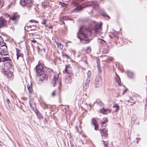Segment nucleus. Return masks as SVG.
Returning a JSON list of instances; mask_svg holds the SVG:
<instances>
[{
  "label": "nucleus",
  "mask_w": 147,
  "mask_h": 147,
  "mask_svg": "<svg viewBox=\"0 0 147 147\" xmlns=\"http://www.w3.org/2000/svg\"><path fill=\"white\" fill-rule=\"evenodd\" d=\"M27 3L26 4V6L30 7L32 5V0H27L26 1Z\"/></svg>",
  "instance_id": "nucleus-24"
},
{
  "label": "nucleus",
  "mask_w": 147,
  "mask_h": 147,
  "mask_svg": "<svg viewBox=\"0 0 147 147\" xmlns=\"http://www.w3.org/2000/svg\"><path fill=\"white\" fill-rule=\"evenodd\" d=\"M127 76L129 78H132L134 76V74L132 72L130 71H127Z\"/></svg>",
  "instance_id": "nucleus-21"
},
{
  "label": "nucleus",
  "mask_w": 147,
  "mask_h": 147,
  "mask_svg": "<svg viewBox=\"0 0 147 147\" xmlns=\"http://www.w3.org/2000/svg\"><path fill=\"white\" fill-rule=\"evenodd\" d=\"M98 71L99 72V73L101 72V70L100 69V68H99V69H98Z\"/></svg>",
  "instance_id": "nucleus-52"
},
{
  "label": "nucleus",
  "mask_w": 147,
  "mask_h": 147,
  "mask_svg": "<svg viewBox=\"0 0 147 147\" xmlns=\"http://www.w3.org/2000/svg\"><path fill=\"white\" fill-rule=\"evenodd\" d=\"M127 91V90L126 89L125 90H124L123 91L122 94L123 95L124 94L125 92Z\"/></svg>",
  "instance_id": "nucleus-51"
},
{
  "label": "nucleus",
  "mask_w": 147,
  "mask_h": 147,
  "mask_svg": "<svg viewBox=\"0 0 147 147\" xmlns=\"http://www.w3.org/2000/svg\"><path fill=\"white\" fill-rule=\"evenodd\" d=\"M36 111H35V112L37 115L38 118L39 119H40L41 118H43V117L40 113L37 110H36Z\"/></svg>",
  "instance_id": "nucleus-22"
},
{
  "label": "nucleus",
  "mask_w": 147,
  "mask_h": 147,
  "mask_svg": "<svg viewBox=\"0 0 147 147\" xmlns=\"http://www.w3.org/2000/svg\"><path fill=\"white\" fill-rule=\"evenodd\" d=\"M63 20H70L69 17L68 16H66L63 17Z\"/></svg>",
  "instance_id": "nucleus-37"
},
{
  "label": "nucleus",
  "mask_w": 147,
  "mask_h": 147,
  "mask_svg": "<svg viewBox=\"0 0 147 147\" xmlns=\"http://www.w3.org/2000/svg\"><path fill=\"white\" fill-rule=\"evenodd\" d=\"M43 67L41 64H39L36 67V71L38 73H40L43 71Z\"/></svg>",
  "instance_id": "nucleus-9"
},
{
  "label": "nucleus",
  "mask_w": 147,
  "mask_h": 147,
  "mask_svg": "<svg viewBox=\"0 0 147 147\" xmlns=\"http://www.w3.org/2000/svg\"><path fill=\"white\" fill-rule=\"evenodd\" d=\"M48 108V106H47V105H46V107H45V108Z\"/></svg>",
  "instance_id": "nucleus-56"
},
{
  "label": "nucleus",
  "mask_w": 147,
  "mask_h": 147,
  "mask_svg": "<svg viewBox=\"0 0 147 147\" xmlns=\"http://www.w3.org/2000/svg\"><path fill=\"white\" fill-rule=\"evenodd\" d=\"M103 52L106 54L108 52V51L107 49H105L103 51Z\"/></svg>",
  "instance_id": "nucleus-46"
},
{
  "label": "nucleus",
  "mask_w": 147,
  "mask_h": 147,
  "mask_svg": "<svg viewBox=\"0 0 147 147\" xmlns=\"http://www.w3.org/2000/svg\"><path fill=\"white\" fill-rule=\"evenodd\" d=\"M63 58H66L67 59L69 58L68 56L65 53L62 51L61 52Z\"/></svg>",
  "instance_id": "nucleus-25"
},
{
  "label": "nucleus",
  "mask_w": 147,
  "mask_h": 147,
  "mask_svg": "<svg viewBox=\"0 0 147 147\" xmlns=\"http://www.w3.org/2000/svg\"><path fill=\"white\" fill-rule=\"evenodd\" d=\"M87 48V52L88 53L90 52L91 51V49L89 47H88Z\"/></svg>",
  "instance_id": "nucleus-45"
},
{
  "label": "nucleus",
  "mask_w": 147,
  "mask_h": 147,
  "mask_svg": "<svg viewBox=\"0 0 147 147\" xmlns=\"http://www.w3.org/2000/svg\"><path fill=\"white\" fill-rule=\"evenodd\" d=\"M7 49V47L6 45H3L0 47V49Z\"/></svg>",
  "instance_id": "nucleus-36"
},
{
  "label": "nucleus",
  "mask_w": 147,
  "mask_h": 147,
  "mask_svg": "<svg viewBox=\"0 0 147 147\" xmlns=\"http://www.w3.org/2000/svg\"><path fill=\"white\" fill-rule=\"evenodd\" d=\"M0 54L1 56L2 55H6L8 54V52L7 49H0Z\"/></svg>",
  "instance_id": "nucleus-16"
},
{
  "label": "nucleus",
  "mask_w": 147,
  "mask_h": 147,
  "mask_svg": "<svg viewBox=\"0 0 147 147\" xmlns=\"http://www.w3.org/2000/svg\"><path fill=\"white\" fill-rule=\"evenodd\" d=\"M4 68L2 69H5L6 71L7 70H10V69H12L11 63L9 62H5L4 64Z\"/></svg>",
  "instance_id": "nucleus-8"
},
{
  "label": "nucleus",
  "mask_w": 147,
  "mask_h": 147,
  "mask_svg": "<svg viewBox=\"0 0 147 147\" xmlns=\"http://www.w3.org/2000/svg\"><path fill=\"white\" fill-rule=\"evenodd\" d=\"M135 120V118L134 119H131V123H134L135 122V121L134 120Z\"/></svg>",
  "instance_id": "nucleus-50"
},
{
  "label": "nucleus",
  "mask_w": 147,
  "mask_h": 147,
  "mask_svg": "<svg viewBox=\"0 0 147 147\" xmlns=\"http://www.w3.org/2000/svg\"><path fill=\"white\" fill-rule=\"evenodd\" d=\"M31 28V26H26L25 27H24V29L25 30H27V31H28L29 30H30V31H32V30H35V29H29L28 30H27V29H28V28Z\"/></svg>",
  "instance_id": "nucleus-30"
},
{
  "label": "nucleus",
  "mask_w": 147,
  "mask_h": 147,
  "mask_svg": "<svg viewBox=\"0 0 147 147\" xmlns=\"http://www.w3.org/2000/svg\"><path fill=\"white\" fill-rule=\"evenodd\" d=\"M97 67L98 68V69H99V68H100V67L98 64L97 65Z\"/></svg>",
  "instance_id": "nucleus-53"
},
{
  "label": "nucleus",
  "mask_w": 147,
  "mask_h": 147,
  "mask_svg": "<svg viewBox=\"0 0 147 147\" xmlns=\"http://www.w3.org/2000/svg\"><path fill=\"white\" fill-rule=\"evenodd\" d=\"M95 126L94 129L96 130H97L98 129V125L97 124L94 125Z\"/></svg>",
  "instance_id": "nucleus-42"
},
{
  "label": "nucleus",
  "mask_w": 147,
  "mask_h": 147,
  "mask_svg": "<svg viewBox=\"0 0 147 147\" xmlns=\"http://www.w3.org/2000/svg\"><path fill=\"white\" fill-rule=\"evenodd\" d=\"M3 40L2 38L0 36V45H2L3 43Z\"/></svg>",
  "instance_id": "nucleus-40"
},
{
  "label": "nucleus",
  "mask_w": 147,
  "mask_h": 147,
  "mask_svg": "<svg viewBox=\"0 0 147 147\" xmlns=\"http://www.w3.org/2000/svg\"><path fill=\"white\" fill-rule=\"evenodd\" d=\"M102 104H103V103H102V102H101V103H100V105H102Z\"/></svg>",
  "instance_id": "nucleus-57"
},
{
  "label": "nucleus",
  "mask_w": 147,
  "mask_h": 147,
  "mask_svg": "<svg viewBox=\"0 0 147 147\" xmlns=\"http://www.w3.org/2000/svg\"><path fill=\"white\" fill-rule=\"evenodd\" d=\"M59 20L60 21H62L63 22V23L64 24V22L63 21V17H61L60 18Z\"/></svg>",
  "instance_id": "nucleus-48"
},
{
  "label": "nucleus",
  "mask_w": 147,
  "mask_h": 147,
  "mask_svg": "<svg viewBox=\"0 0 147 147\" xmlns=\"http://www.w3.org/2000/svg\"><path fill=\"white\" fill-rule=\"evenodd\" d=\"M98 42H99L100 43H102L103 45L105 44V43H106L105 41H104L103 40H101V39H100L99 38L98 39Z\"/></svg>",
  "instance_id": "nucleus-32"
},
{
  "label": "nucleus",
  "mask_w": 147,
  "mask_h": 147,
  "mask_svg": "<svg viewBox=\"0 0 147 147\" xmlns=\"http://www.w3.org/2000/svg\"><path fill=\"white\" fill-rule=\"evenodd\" d=\"M70 66L69 65H67L66 66L65 70L63 71L64 73H67L68 74L71 75L72 73L70 70Z\"/></svg>",
  "instance_id": "nucleus-11"
},
{
  "label": "nucleus",
  "mask_w": 147,
  "mask_h": 147,
  "mask_svg": "<svg viewBox=\"0 0 147 147\" xmlns=\"http://www.w3.org/2000/svg\"><path fill=\"white\" fill-rule=\"evenodd\" d=\"M45 72L46 75L49 76V78L52 80V84L53 86H56V82L57 81L59 76L57 75H55L53 70L51 68L46 67L45 69Z\"/></svg>",
  "instance_id": "nucleus-2"
},
{
  "label": "nucleus",
  "mask_w": 147,
  "mask_h": 147,
  "mask_svg": "<svg viewBox=\"0 0 147 147\" xmlns=\"http://www.w3.org/2000/svg\"><path fill=\"white\" fill-rule=\"evenodd\" d=\"M48 78V76L45 74H41L40 76L39 79L38 80L39 83L40 81H46Z\"/></svg>",
  "instance_id": "nucleus-7"
},
{
  "label": "nucleus",
  "mask_w": 147,
  "mask_h": 147,
  "mask_svg": "<svg viewBox=\"0 0 147 147\" xmlns=\"http://www.w3.org/2000/svg\"><path fill=\"white\" fill-rule=\"evenodd\" d=\"M131 103L132 104H131V105H133L134 104H135V102H133V103H132L131 102Z\"/></svg>",
  "instance_id": "nucleus-54"
},
{
  "label": "nucleus",
  "mask_w": 147,
  "mask_h": 147,
  "mask_svg": "<svg viewBox=\"0 0 147 147\" xmlns=\"http://www.w3.org/2000/svg\"><path fill=\"white\" fill-rule=\"evenodd\" d=\"M55 91H53L52 92V95L53 96H55Z\"/></svg>",
  "instance_id": "nucleus-49"
},
{
  "label": "nucleus",
  "mask_w": 147,
  "mask_h": 147,
  "mask_svg": "<svg viewBox=\"0 0 147 147\" xmlns=\"http://www.w3.org/2000/svg\"><path fill=\"white\" fill-rule=\"evenodd\" d=\"M113 58L112 57H109L107 59H106L105 60V61H107V62L109 63L111 61H112L113 59Z\"/></svg>",
  "instance_id": "nucleus-31"
},
{
  "label": "nucleus",
  "mask_w": 147,
  "mask_h": 147,
  "mask_svg": "<svg viewBox=\"0 0 147 147\" xmlns=\"http://www.w3.org/2000/svg\"><path fill=\"white\" fill-rule=\"evenodd\" d=\"M107 122V118H104V121H101V124L102 125H103V124H105Z\"/></svg>",
  "instance_id": "nucleus-34"
},
{
  "label": "nucleus",
  "mask_w": 147,
  "mask_h": 147,
  "mask_svg": "<svg viewBox=\"0 0 147 147\" xmlns=\"http://www.w3.org/2000/svg\"><path fill=\"white\" fill-rule=\"evenodd\" d=\"M72 77L71 76H67L65 79V82L66 84L70 83L71 81Z\"/></svg>",
  "instance_id": "nucleus-14"
},
{
  "label": "nucleus",
  "mask_w": 147,
  "mask_h": 147,
  "mask_svg": "<svg viewBox=\"0 0 147 147\" xmlns=\"http://www.w3.org/2000/svg\"><path fill=\"white\" fill-rule=\"evenodd\" d=\"M89 3H90L89 4L87 5V6L93 5L94 7L95 8H97L98 7V4L97 2L95 3L93 2H90Z\"/></svg>",
  "instance_id": "nucleus-17"
},
{
  "label": "nucleus",
  "mask_w": 147,
  "mask_h": 147,
  "mask_svg": "<svg viewBox=\"0 0 147 147\" xmlns=\"http://www.w3.org/2000/svg\"><path fill=\"white\" fill-rule=\"evenodd\" d=\"M7 102L8 105L9 107H10L11 105V104L8 98L7 99Z\"/></svg>",
  "instance_id": "nucleus-38"
},
{
  "label": "nucleus",
  "mask_w": 147,
  "mask_h": 147,
  "mask_svg": "<svg viewBox=\"0 0 147 147\" xmlns=\"http://www.w3.org/2000/svg\"><path fill=\"white\" fill-rule=\"evenodd\" d=\"M107 111L108 110L105 109L103 108L102 109L100 110V112L103 113L104 114H106L107 113Z\"/></svg>",
  "instance_id": "nucleus-27"
},
{
  "label": "nucleus",
  "mask_w": 147,
  "mask_h": 147,
  "mask_svg": "<svg viewBox=\"0 0 147 147\" xmlns=\"http://www.w3.org/2000/svg\"><path fill=\"white\" fill-rule=\"evenodd\" d=\"M101 136L107 138L108 135V130L105 129H101L100 130Z\"/></svg>",
  "instance_id": "nucleus-10"
},
{
  "label": "nucleus",
  "mask_w": 147,
  "mask_h": 147,
  "mask_svg": "<svg viewBox=\"0 0 147 147\" xmlns=\"http://www.w3.org/2000/svg\"><path fill=\"white\" fill-rule=\"evenodd\" d=\"M101 13L102 15L103 16L107 17L108 19L110 18V17L108 16L106 13H105V12L103 11H102Z\"/></svg>",
  "instance_id": "nucleus-26"
},
{
  "label": "nucleus",
  "mask_w": 147,
  "mask_h": 147,
  "mask_svg": "<svg viewBox=\"0 0 147 147\" xmlns=\"http://www.w3.org/2000/svg\"><path fill=\"white\" fill-rule=\"evenodd\" d=\"M20 17V15L17 13H14L13 16L9 18L10 20H12L13 21H15L14 24H16L17 21L19 19Z\"/></svg>",
  "instance_id": "nucleus-5"
},
{
  "label": "nucleus",
  "mask_w": 147,
  "mask_h": 147,
  "mask_svg": "<svg viewBox=\"0 0 147 147\" xmlns=\"http://www.w3.org/2000/svg\"><path fill=\"white\" fill-rule=\"evenodd\" d=\"M2 61L1 58L0 57V63Z\"/></svg>",
  "instance_id": "nucleus-55"
},
{
  "label": "nucleus",
  "mask_w": 147,
  "mask_h": 147,
  "mask_svg": "<svg viewBox=\"0 0 147 147\" xmlns=\"http://www.w3.org/2000/svg\"><path fill=\"white\" fill-rule=\"evenodd\" d=\"M1 72L5 76H6L8 78H12L13 76V73L8 70L6 71L5 69H2Z\"/></svg>",
  "instance_id": "nucleus-4"
},
{
  "label": "nucleus",
  "mask_w": 147,
  "mask_h": 147,
  "mask_svg": "<svg viewBox=\"0 0 147 147\" xmlns=\"http://www.w3.org/2000/svg\"><path fill=\"white\" fill-rule=\"evenodd\" d=\"M27 87L30 93L32 94L33 93V89L31 86V85L28 84Z\"/></svg>",
  "instance_id": "nucleus-18"
},
{
  "label": "nucleus",
  "mask_w": 147,
  "mask_h": 147,
  "mask_svg": "<svg viewBox=\"0 0 147 147\" xmlns=\"http://www.w3.org/2000/svg\"><path fill=\"white\" fill-rule=\"evenodd\" d=\"M84 0H76V1L73 2V4L74 6H76V8L73 10V12H78L81 10L83 8L78 4Z\"/></svg>",
  "instance_id": "nucleus-3"
},
{
  "label": "nucleus",
  "mask_w": 147,
  "mask_h": 147,
  "mask_svg": "<svg viewBox=\"0 0 147 147\" xmlns=\"http://www.w3.org/2000/svg\"><path fill=\"white\" fill-rule=\"evenodd\" d=\"M46 20H42L41 21V23L42 24L45 25L46 24Z\"/></svg>",
  "instance_id": "nucleus-44"
},
{
  "label": "nucleus",
  "mask_w": 147,
  "mask_h": 147,
  "mask_svg": "<svg viewBox=\"0 0 147 147\" xmlns=\"http://www.w3.org/2000/svg\"><path fill=\"white\" fill-rule=\"evenodd\" d=\"M91 122V123L94 125L96 124L97 123V121L96 120L95 118H93L92 119Z\"/></svg>",
  "instance_id": "nucleus-28"
},
{
  "label": "nucleus",
  "mask_w": 147,
  "mask_h": 147,
  "mask_svg": "<svg viewBox=\"0 0 147 147\" xmlns=\"http://www.w3.org/2000/svg\"><path fill=\"white\" fill-rule=\"evenodd\" d=\"M30 106H31V105L30 104Z\"/></svg>",
  "instance_id": "nucleus-60"
},
{
  "label": "nucleus",
  "mask_w": 147,
  "mask_h": 147,
  "mask_svg": "<svg viewBox=\"0 0 147 147\" xmlns=\"http://www.w3.org/2000/svg\"><path fill=\"white\" fill-rule=\"evenodd\" d=\"M115 80L117 82L119 85H120L121 84V80L120 78L117 74H116Z\"/></svg>",
  "instance_id": "nucleus-19"
},
{
  "label": "nucleus",
  "mask_w": 147,
  "mask_h": 147,
  "mask_svg": "<svg viewBox=\"0 0 147 147\" xmlns=\"http://www.w3.org/2000/svg\"><path fill=\"white\" fill-rule=\"evenodd\" d=\"M3 60L2 61L3 62L5 61H11V59L9 57H4L3 58Z\"/></svg>",
  "instance_id": "nucleus-23"
},
{
  "label": "nucleus",
  "mask_w": 147,
  "mask_h": 147,
  "mask_svg": "<svg viewBox=\"0 0 147 147\" xmlns=\"http://www.w3.org/2000/svg\"><path fill=\"white\" fill-rule=\"evenodd\" d=\"M16 55L17 56V59H18V58L20 57H23V53L21 52V51L18 48H16Z\"/></svg>",
  "instance_id": "nucleus-15"
},
{
  "label": "nucleus",
  "mask_w": 147,
  "mask_h": 147,
  "mask_svg": "<svg viewBox=\"0 0 147 147\" xmlns=\"http://www.w3.org/2000/svg\"><path fill=\"white\" fill-rule=\"evenodd\" d=\"M87 79H88V78H89L90 79V76L91 75V72L90 71H89L87 73Z\"/></svg>",
  "instance_id": "nucleus-35"
},
{
  "label": "nucleus",
  "mask_w": 147,
  "mask_h": 147,
  "mask_svg": "<svg viewBox=\"0 0 147 147\" xmlns=\"http://www.w3.org/2000/svg\"><path fill=\"white\" fill-rule=\"evenodd\" d=\"M7 23L6 21L2 18H0V27L1 28L5 26Z\"/></svg>",
  "instance_id": "nucleus-12"
},
{
  "label": "nucleus",
  "mask_w": 147,
  "mask_h": 147,
  "mask_svg": "<svg viewBox=\"0 0 147 147\" xmlns=\"http://www.w3.org/2000/svg\"><path fill=\"white\" fill-rule=\"evenodd\" d=\"M56 43H57L58 47L60 48V49H62L63 48V46L60 42H56Z\"/></svg>",
  "instance_id": "nucleus-33"
},
{
  "label": "nucleus",
  "mask_w": 147,
  "mask_h": 147,
  "mask_svg": "<svg viewBox=\"0 0 147 147\" xmlns=\"http://www.w3.org/2000/svg\"><path fill=\"white\" fill-rule=\"evenodd\" d=\"M29 22H35V23H37L38 22V21L34 20H30L29 21Z\"/></svg>",
  "instance_id": "nucleus-43"
},
{
  "label": "nucleus",
  "mask_w": 147,
  "mask_h": 147,
  "mask_svg": "<svg viewBox=\"0 0 147 147\" xmlns=\"http://www.w3.org/2000/svg\"><path fill=\"white\" fill-rule=\"evenodd\" d=\"M101 78L99 76L96 77L95 80V85L96 88L99 87L101 85Z\"/></svg>",
  "instance_id": "nucleus-6"
},
{
  "label": "nucleus",
  "mask_w": 147,
  "mask_h": 147,
  "mask_svg": "<svg viewBox=\"0 0 147 147\" xmlns=\"http://www.w3.org/2000/svg\"><path fill=\"white\" fill-rule=\"evenodd\" d=\"M130 100H128V102H130Z\"/></svg>",
  "instance_id": "nucleus-59"
},
{
  "label": "nucleus",
  "mask_w": 147,
  "mask_h": 147,
  "mask_svg": "<svg viewBox=\"0 0 147 147\" xmlns=\"http://www.w3.org/2000/svg\"><path fill=\"white\" fill-rule=\"evenodd\" d=\"M27 0H21L20 1V5L22 6H25L27 4V2L26 1Z\"/></svg>",
  "instance_id": "nucleus-20"
},
{
  "label": "nucleus",
  "mask_w": 147,
  "mask_h": 147,
  "mask_svg": "<svg viewBox=\"0 0 147 147\" xmlns=\"http://www.w3.org/2000/svg\"><path fill=\"white\" fill-rule=\"evenodd\" d=\"M90 79L88 78V79H87L86 80L85 82V83L83 86V89L84 90H86L88 88L89 86V85L90 83Z\"/></svg>",
  "instance_id": "nucleus-13"
},
{
  "label": "nucleus",
  "mask_w": 147,
  "mask_h": 147,
  "mask_svg": "<svg viewBox=\"0 0 147 147\" xmlns=\"http://www.w3.org/2000/svg\"><path fill=\"white\" fill-rule=\"evenodd\" d=\"M102 23L100 22L95 24L93 30L90 28L86 29L81 27L80 28L77 33V37L84 43H87L89 42L88 37L89 36L92 34L93 32L96 34L102 33Z\"/></svg>",
  "instance_id": "nucleus-1"
},
{
  "label": "nucleus",
  "mask_w": 147,
  "mask_h": 147,
  "mask_svg": "<svg viewBox=\"0 0 147 147\" xmlns=\"http://www.w3.org/2000/svg\"><path fill=\"white\" fill-rule=\"evenodd\" d=\"M113 107L116 108L115 110V112L117 111L119 109V106L117 104H114L113 106Z\"/></svg>",
  "instance_id": "nucleus-29"
},
{
  "label": "nucleus",
  "mask_w": 147,
  "mask_h": 147,
  "mask_svg": "<svg viewBox=\"0 0 147 147\" xmlns=\"http://www.w3.org/2000/svg\"><path fill=\"white\" fill-rule=\"evenodd\" d=\"M31 42L33 43H35L36 42V41L34 39L31 40Z\"/></svg>",
  "instance_id": "nucleus-47"
},
{
  "label": "nucleus",
  "mask_w": 147,
  "mask_h": 147,
  "mask_svg": "<svg viewBox=\"0 0 147 147\" xmlns=\"http://www.w3.org/2000/svg\"><path fill=\"white\" fill-rule=\"evenodd\" d=\"M102 141L103 142V143L104 144L105 146L107 147L108 146V143L106 142H105L104 140H102Z\"/></svg>",
  "instance_id": "nucleus-41"
},
{
  "label": "nucleus",
  "mask_w": 147,
  "mask_h": 147,
  "mask_svg": "<svg viewBox=\"0 0 147 147\" xmlns=\"http://www.w3.org/2000/svg\"><path fill=\"white\" fill-rule=\"evenodd\" d=\"M65 5V6H63V5L62 6L63 7H65V4H64Z\"/></svg>",
  "instance_id": "nucleus-58"
},
{
  "label": "nucleus",
  "mask_w": 147,
  "mask_h": 147,
  "mask_svg": "<svg viewBox=\"0 0 147 147\" xmlns=\"http://www.w3.org/2000/svg\"><path fill=\"white\" fill-rule=\"evenodd\" d=\"M3 5V0H0V8H1Z\"/></svg>",
  "instance_id": "nucleus-39"
}]
</instances>
